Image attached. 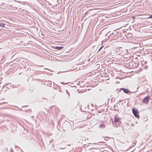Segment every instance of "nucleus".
Masks as SVG:
<instances>
[{"label": "nucleus", "mask_w": 152, "mask_h": 152, "mask_svg": "<svg viewBox=\"0 0 152 152\" xmlns=\"http://www.w3.org/2000/svg\"><path fill=\"white\" fill-rule=\"evenodd\" d=\"M132 110L134 116L137 118H139V116L138 115V111L137 109H136L135 108H133Z\"/></svg>", "instance_id": "nucleus-1"}, {"label": "nucleus", "mask_w": 152, "mask_h": 152, "mask_svg": "<svg viewBox=\"0 0 152 152\" xmlns=\"http://www.w3.org/2000/svg\"><path fill=\"white\" fill-rule=\"evenodd\" d=\"M149 96H147L144 98L142 100V102L145 103H147L149 102V100L150 99Z\"/></svg>", "instance_id": "nucleus-2"}, {"label": "nucleus", "mask_w": 152, "mask_h": 152, "mask_svg": "<svg viewBox=\"0 0 152 152\" xmlns=\"http://www.w3.org/2000/svg\"><path fill=\"white\" fill-rule=\"evenodd\" d=\"M122 48H117L116 49V52L118 54H120L123 52Z\"/></svg>", "instance_id": "nucleus-3"}, {"label": "nucleus", "mask_w": 152, "mask_h": 152, "mask_svg": "<svg viewBox=\"0 0 152 152\" xmlns=\"http://www.w3.org/2000/svg\"><path fill=\"white\" fill-rule=\"evenodd\" d=\"M120 119L118 118H114V122L116 125L118 126L119 124V121Z\"/></svg>", "instance_id": "nucleus-4"}, {"label": "nucleus", "mask_w": 152, "mask_h": 152, "mask_svg": "<svg viewBox=\"0 0 152 152\" xmlns=\"http://www.w3.org/2000/svg\"><path fill=\"white\" fill-rule=\"evenodd\" d=\"M121 89L123 90L125 93L128 94L129 93H130V91L127 89H125L124 88H121Z\"/></svg>", "instance_id": "nucleus-5"}, {"label": "nucleus", "mask_w": 152, "mask_h": 152, "mask_svg": "<svg viewBox=\"0 0 152 152\" xmlns=\"http://www.w3.org/2000/svg\"><path fill=\"white\" fill-rule=\"evenodd\" d=\"M63 48V47H58L56 46L55 47V49H58L59 50H61Z\"/></svg>", "instance_id": "nucleus-6"}, {"label": "nucleus", "mask_w": 152, "mask_h": 152, "mask_svg": "<svg viewBox=\"0 0 152 152\" xmlns=\"http://www.w3.org/2000/svg\"><path fill=\"white\" fill-rule=\"evenodd\" d=\"M105 125L104 124H102L99 126V128L103 129L105 128Z\"/></svg>", "instance_id": "nucleus-7"}, {"label": "nucleus", "mask_w": 152, "mask_h": 152, "mask_svg": "<svg viewBox=\"0 0 152 152\" xmlns=\"http://www.w3.org/2000/svg\"><path fill=\"white\" fill-rule=\"evenodd\" d=\"M5 24L3 23H0V27H4Z\"/></svg>", "instance_id": "nucleus-8"}, {"label": "nucleus", "mask_w": 152, "mask_h": 152, "mask_svg": "<svg viewBox=\"0 0 152 152\" xmlns=\"http://www.w3.org/2000/svg\"><path fill=\"white\" fill-rule=\"evenodd\" d=\"M66 93L67 94H68V96H69V92L67 91V90H66Z\"/></svg>", "instance_id": "nucleus-9"}, {"label": "nucleus", "mask_w": 152, "mask_h": 152, "mask_svg": "<svg viewBox=\"0 0 152 152\" xmlns=\"http://www.w3.org/2000/svg\"><path fill=\"white\" fill-rule=\"evenodd\" d=\"M104 47L103 46L101 47L99 49L98 51H99Z\"/></svg>", "instance_id": "nucleus-10"}, {"label": "nucleus", "mask_w": 152, "mask_h": 152, "mask_svg": "<svg viewBox=\"0 0 152 152\" xmlns=\"http://www.w3.org/2000/svg\"><path fill=\"white\" fill-rule=\"evenodd\" d=\"M149 18H152V15H151L149 17Z\"/></svg>", "instance_id": "nucleus-11"}, {"label": "nucleus", "mask_w": 152, "mask_h": 152, "mask_svg": "<svg viewBox=\"0 0 152 152\" xmlns=\"http://www.w3.org/2000/svg\"><path fill=\"white\" fill-rule=\"evenodd\" d=\"M145 69H147V68H148V66H145Z\"/></svg>", "instance_id": "nucleus-12"}, {"label": "nucleus", "mask_w": 152, "mask_h": 152, "mask_svg": "<svg viewBox=\"0 0 152 152\" xmlns=\"http://www.w3.org/2000/svg\"><path fill=\"white\" fill-rule=\"evenodd\" d=\"M112 123H113V124L114 125V126L115 125L114 124V122L113 121Z\"/></svg>", "instance_id": "nucleus-13"}, {"label": "nucleus", "mask_w": 152, "mask_h": 152, "mask_svg": "<svg viewBox=\"0 0 152 152\" xmlns=\"http://www.w3.org/2000/svg\"><path fill=\"white\" fill-rule=\"evenodd\" d=\"M147 62H145V63H146Z\"/></svg>", "instance_id": "nucleus-14"}]
</instances>
